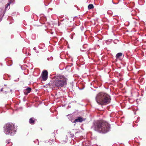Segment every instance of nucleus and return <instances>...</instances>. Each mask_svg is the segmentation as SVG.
Instances as JSON below:
<instances>
[{"instance_id":"nucleus-19","label":"nucleus","mask_w":146,"mask_h":146,"mask_svg":"<svg viewBox=\"0 0 146 146\" xmlns=\"http://www.w3.org/2000/svg\"><path fill=\"white\" fill-rule=\"evenodd\" d=\"M4 79L6 80V79H5V78H4Z\"/></svg>"},{"instance_id":"nucleus-16","label":"nucleus","mask_w":146,"mask_h":146,"mask_svg":"<svg viewBox=\"0 0 146 146\" xmlns=\"http://www.w3.org/2000/svg\"><path fill=\"white\" fill-rule=\"evenodd\" d=\"M6 75H7V76L8 75H7V74H5V76H6Z\"/></svg>"},{"instance_id":"nucleus-13","label":"nucleus","mask_w":146,"mask_h":146,"mask_svg":"<svg viewBox=\"0 0 146 146\" xmlns=\"http://www.w3.org/2000/svg\"><path fill=\"white\" fill-rule=\"evenodd\" d=\"M33 49L35 50V51L37 53H38V51L36 50V47H34V48H33Z\"/></svg>"},{"instance_id":"nucleus-6","label":"nucleus","mask_w":146,"mask_h":146,"mask_svg":"<svg viewBox=\"0 0 146 146\" xmlns=\"http://www.w3.org/2000/svg\"><path fill=\"white\" fill-rule=\"evenodd\" d=\"M85 119L81 117H79L76 119L74 121V122L76 123V122H82V121L85 120Z\"/></svg>"},{"instance_id":"nucleus-9","label":"nucleus","mask_w":146,"mask_h":146,"mask_svg":"<svg viewBox=\"0 0 146 146\" xmlns=\"http://www.w3.org/2000/svg\"><path fill=\"white\" fill-rule=\"evenodd\" d=\"M6 143H7L6 146H11L12 145V143L11 142V140L9 139L7 140Z\"/></svg>"},{"instance_id":"nucleus-3","label":"nucleus","mask_w":146,"mask_h":146,"mask_svg":"<svg viewBox=\"0 0 146 146\" xmlns=\"http://www.w3.org/2000/svg\"><path fill=\"white\" fill-rule=\"evenodd\" d=\"M53 84L56 87L61 88L66 85L67 79L64 75L59 74L54 78Z\"/></svg>"},{"instance_id":"nucleus-4","label":"nucleus","mask_w":146,"mask_h":146,"mask_svg":"<svg viewBox=\"0 0 146 146\" xmlns=\"http://www.w3.org/2000/svg\"><path fill=\"white\" fill-rule=\"evenodd\" d=\"M17 130V126L14 124L9 123L5 125L4 132L6 135L12 136L16 133Z\"/></svg>"},{"instance_id":"nucleus-2","label":"nucleus","mask_w":146,"mask_h":146,"mask_svg":"<svg viewBox=\"0 0 146 146\" xmlns=\"http://www.w3.org/2000/svg\"><path fill=\"white\" fill-rule=\"evenodd\" d=\"M111 99L108 95L103 92L99 93L96 97V102L98 104L101 105L109 104L110 102Z\"/></svg>"},{"instance_id":"nucleus-1","label":"nucleus","mask_w":146,"mask_h":146,"mask_svg":"<svg viewBox=\"0 0 146 146\" xmlns=\"http://www.w3.org/2000/svg\"><path fill=\"white\" fill-rule=\"evenodd\" d=\"M91 128L99 133H106L110 130V125L104 121H97L94 122Z\"/></svg>"},{"instance_id":"nucleus-20","label":"nucleus","mask_w":146,"mask_h":146,"mask_svg":"<svg viewBox=\"0 0 146 146\" xmlns=\"http://www.w3.org/2000/svg\"><path fill=\"white\" fill-rule=\"evenodd\" d=\"M4 79L6 80V79H5V78H4Z\"/></svg>"},{"instance_id":"nucleus-14","label":"nucleus","mask_w":146,"mask_h":146,"mask_svg":"<svg viewBox=\"0 0 146 146\" xmlns=\"http://www.w3.org/2000/svg\"><path fill=\"white\" fill-rule=\"evenodd\" d=\"M3 90V88H1V89L0 91H2Z\"/></svg>"},{"instance_id":"nucleus-17","label":"nucleus","mask_w":146,"mask_h":146,"mask_svg":"<svg viewBox=\"0 0 146 146\" xmlns=\"http://www.w3.org/2000/svg\"><path fill=\"white\" fill-rule=\"evenodd\" d=\"M4 86H6V85L5 84V85H4Z\"/></svg>"},{"instance_id":"nucleus-8","label":"nucleus","mask_w":146,"mask_h":146,"mask_svg":"<svg viewBox=\"0 0 146 146\" xmlns=\"http://www.w3.org/2000/svg\"><path fill=\"white\" fill-rule=\"evenodd\" d=\"M31 90V89L30 88H28L24 90V94L26 95H27L28 93H29Z\"/></svg>"},{"instance_id":"nucleus-7","label":"nucleus","mask_w":146,"mask_h":146,"mask_svg":"<svg viewBox=\"0 0 146 146\" xmlns=\"http://www.w3.org/2000/svg\"><path fill=\"white\" fill-rule=\"evenodd\" d=\"M29 50V48H23L22 51L23 53L25 54L26 56H28L29 55V53H28V52Z\"/></svg>"},{"instance_id":"nucleus-10","label":"nucleus","mask_w":146,"mask_h":146,"mask_svg":"<svg viewBox=\"0 0 146 146\" xmlns=\"http://www.w3.org/2000/svg\"><path fill=\"white\" fill-rule=\"evenodd\" d=\"M35 121V118L33 117L31 118L29 120V122L30 124H33L34 123Z\"/></svg>"},{"instance_id":"nucleus-15","label":"nucleus","mask_w":146,"mask_h":146,"mask_svg":"<svg viewBox=\"0 0 146 146\" xmlns=\"http://www.w3.org/2000/svg\"><path fill=\"white\" fill-rule=\"evenodd\" d=\"M7 7L9 5H10V3H8L7 4Z\"/></svg>"},{"instance_id":"nucleus-11","label":"nucleus","mask_w":146,"mask_h":146,"mask_svg":"<svg viewBox=\"0 0 146 146\" xmlns=\"http://www.w3.org/2000/svg\"><path fill=\"white\" fill-rule=\"evenodd\" d=\"M122 53L121 52H119L116 55V58H119L122 55Z\"/></svg>"},{"instance_id":"nucleus-5","label":"nucleus","mask_w":146,"mask_h":146,"mask_svg":"<svg viewBox=\"0 0 146 146\" xmlns=\"http://www.w3.org/2000/svg\"><path fill=\"white\" fill-rule=\"evenodd\" d=\"M42 80L46 81L48 78V72L46 70H44L42 72Z\"/></svg>"},{"instance_id":"nucleus-18","label":"nucleus","mask_w":146,"mask_h":146,"mask_svg":"<svg viewBox=\"0 0 146 146\" xmlns=\"http://www.w3.org/2000/svg\"><path fill=\"white\" fill-rule=\"evenodd\" d=\"M4 79L6 80V79H5V78H4Z\"/></svg>"},{"instance_id":"nucleus-12","label":"nucleus","mask_w":146,"mask_h":146,"mask_svg":"<svg viewBox=\"0 0 146 146\" xmlns=\"http://www.w3.org/2000/svg\"><path fill=\"white\" fill-rule=\"evenodd\" d=\"M94 8V6L92 4H90L88 6V8L89 9H92Z\"/></svg>"}]
</instances>
